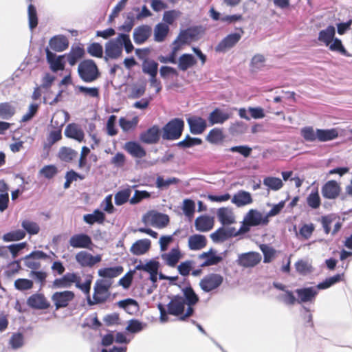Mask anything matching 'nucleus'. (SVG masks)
Returning a JSON list of instances; mask_svg holds the SVG:
<instances>
[{
  "instance_id": "obj_1",
  "label": "nucleus",
  "mask_w": 352,
  "mask_h": 352,
  "mask_svg": "<svg viewBox=\"0 0 352 352\" xmlns=\"http://www.w3.org/2000/svg\"><path fill=\"white\" fill-rule=\"evenodd\" d=\"M78 73L80 79L88 83L96 80L100 75L96 63L91 59L80 62L78 67Z\"/></svg>"
},
{
  "instance_id": "obj_2",
  "label": "nucleus",
  "mask_w": 352,
  "mask_h": 352,
  "mask_svg": "<svg viewBox=\"0 0 352 352\" xmlns=\"http://www.w3.org/2000/svg\"><path fill=\"white\" fill-rule=\"evenodd\" d=\"M184 127V122L182 119H172L162 128V137L165 140H177L181 137Z\"/></svg>"
},
{
  "instance_id": "obj_3",
  "label": "nucleus",
  "mask_w": 352,
  "mask_h": 352,
  "mask_svg": "<svg viewBox=\"0 0 352 352\" xmlns=\"http://www.w3.org/2000/svg\"><path fill=\"white\" fill-rule=\"evenodd\" d=\"M182 292L184 294L183 297L185 299L186 305L188 307L184 314L182 315L179 319L181 320H185L187 318L192 315L194 312L192 306L199 301V297L191 287H184L182 289Z\"/></svg>"
},
{
  "instance_id": "obj_4",
  "label": "nucleus",
  "mask_w": 352,
  "mask_h": 352,
  "mask_svg": "<svg viewBox=\"0 0 352 352\" xmlns=\"http://www.w3.org/2000/svg\"><path fill=\"white\" fill-rule=\"evenodd\" d=\"M111 285V281L110 280H98L96 281L93 295L94 304L103 302L106 300Z\"/></svg>"
},
{
  "instance_id": "obj_5",
  "label": "nucleus",
  "mask_w": 352,
  "mask_h": 352,
  "mask_svg": "<svg viewBox=\"0 0 352 352\" xmlns=\"http://www.w3.org/2000/svg\"><path fill=\"white\" fill-rule=\"evenodd\" d=\"M223 278L218 274H210L204 276L199 283L200 287L206 292L217 289L223 283Z\"/></svg>"
},
{
  "instance_id": "obj_6",
  "label": "nucleus",
  "mask_w": 352,
  "mask_h": 352,
  "mask_svg": "<svg viewBox=\"0 0 352 352\" xmlns=\"http://www.w3.org/2000/svg\"><path fill=\"white\" fill-rule=\"evenodd\" d=\"M104 59H117L122 54V46L119 34L116 38L110 39L105 43Z\"/></svg>"
},
{
  "instance_id": "obj_7",
  "label": "nucleus",
  "mask_w": 352,
  "mask_h": 352,
  "mask_svg": "<svg viewBox=\"0 0 352 352\" xmlns=\"http://www.w3.org/2000/svg\"><path fill=\"white\" fill-rule=\"evenodd\" d=\"M185 305L186 302L183 296H175L167 305L168 314L176 316H180L181 317L184 314Z\"/></svg>"
},
{
  "instance_id": "obj_8",
  "label": "nucleus",
  "mask_w": 352,
  "mask_h": 352,
  "mask_svg": "<svg viewBox=\"0 0 352 352\" xmlns=\"http://www.w3.org/2000/svg\"><path fill=\"white\" fill-rule=\"evenodd\" d=\"M74 296V293L72 291L57 292L52 296V300L56 307V309H59L66 307Z\"/></svg>"
},
{
  "instance_id": "obj_9",
  "label": "nucleus",
  "mask_w": 352,
  "mask_h": 352,
  "mask_svg": "<svg viewBox=\"0 0 352 352\" xmlns=\"http://www.w3.org/2000/svg\"><path fill=\"white\" fill-rule=\"evenodd\" d=\"M198 259L203 261L200 264L202 267L215 265L222 261L223 257L217 254V252L213 249H210L208 252L201 253L198 256Z\"/></svg>"
},
{
  "instance_id": "obj_10",
  "label": "nucleus",
  "mask_w": 352,
  "mask_h": 352,
  "mask_svg": "<svg viewBox=\"0 0 352 352\" xmlns=\"http://www.w3.org/2000/svg\"><path fill=\"white\" fill-rule=\"evenodd\" d=\"M240 33H232L226 36L215 47L217 52H226L233 47L241 38Z\"/></svg>"
},
{
  "instance_id": "obj_11",
  "label": "nucleus",
  "mask_w": 352,
  "mask_h": 352,
  "mask_svg": "<svg viewBox=\"0 0 352 352\" xmlns=\"http://www.w3.org/2000/svg\"><path fill=\"white\" fill-rule=\"evenodd\" d=\"M161 133L160 127L154 125L140 135V140L148 144H156L160 139Z\"/></svg>"
},
{
  "instance_id": "obj_12",
  "label": "nucleus",
  "mask_w": 352,
  "mask_h": 352,
  "mask_svg": "<svg viewBox=\"0 0 352 352\" xmlns=\"http://www.w3.org/2000/svg\"><path fill=\"white\" fill-rule=\"evenodd\" d=\"M152 28L148 25H141L136 27L133 33V38L135 44L144 43L151 36Z\"/></svg>"
},
{
  "instance_id": "obj_13",
  "label": "nucleus",
  "mask_w": 352,
  "mask_h": 352,
  "mask_svg": "<svg viewBox=\"0 0 352 352\" xmlns=\"http://www.w3.org/2000/svg\"><path fill=\"white\" fill-rule=\"evenodd\" d=\"M76 261L82 267H93L102 260L100 255L92 256L86 251H80L76 254Z\"/></svg>"
},
{
  "instance_id": "obj_14",
  "label": "nucleus",
  "mask_w": 352,
  "mask_h": 352,
  "mask_svg": "<svg viewBox=\"0 0 352 352\" xmlns=\"http://www.w3.org/2000/svg\"><path fill=\"white\" fill-rule=\"evenodd\" d=\"M237 236L236 230L233 227H225L224 226L217 229L210 234V238L214 242H223L228 239Z\"/></svg>"
},
{
  "instance_id": "obj_15",
  "label": "nucleus",
  "mask_w": 352,
  "mask_h": 352,
  "mask_svg": "<svg viewBox=\"0 0 352 352\" xmlns=\"http://www.w3.org/2000/svg\"><path fill=\"white\" fill-rule=\"evenodd\" d=\"M27 305L34 309H46L50 304L43 294L36 293L31 295L27 299Z\"/></svg>"
},
{
  "instance_id": "obj_16",
  "label": "nucleus",
  "mask_w": 352,
  "mask_h": 352,
  "mask_svg": "<svg viewBox=\"0 0 352 352\" xmlns=\"http://www.w3.org/2000/svg\"><path fill=\"white\" fill-rule=\"evenodd\" d=\"M245 222H248L252 226H257L259 225H267L269 222L267 217L263 214L255 209H251L244 217Z\"/></svg>"
},
{
  "instance_id": "obj_17",
  "label": "nucleus",
  "mask_w": 352,
  "mask_h": 352,
  "mask_svg": "<svg viewBox=\"0 0 352 352\" xmlns=\"http://www.w3.org/2000/svg\"><path fill=\"white\" fill-rule=\"evenodd\" d=\"M261 260L259 253L250 252L239 256L238 263L244 267H252L256 265Z\"/></svg>"
},
{
  "instance_id": "obj_18",
  "label": "nucleus",
  "mask_w": 352,
  "mask_h": 352,
  "mask_svg": "<svg viewBox=\"0 0 352 352\" xmlns=\"http://www.w3.org/2000/svg\"><path fill=\"white\" fill-rule=\"evenodd\" d=\"M69 243L74 248H89L92 241L86 234H77L70 237Z\"/></svg>"
},
{
  "instance_id": "obj_19",
  "label": "nucleus",
  "mask_w": 352,
  "mask_h": 352,
  "mask_svg": "<svg viewBox=\"0 0 352 352\" xmlns=\"http://www.w3.org/2000/svg\"><path fill=\"white\" fill-rule=\"evenodd\" d=\"M190 133L192 134H201L207 126L206 121L199 116H191L187 119Z\"/></svg>"
},
{
  "instance_id": "obj_20",
  "label": "nucleus",
  "mask_w": 352,
  "mask_h": 352,
  "mask_svg": "<svg viewBox=\"0 0 352 352\" xmlns=\"http://www.w3.org/2000/svg\"><path fill=\"white\" fill-rule=\"evenodd\" d=\"M46 58L48 63L50 65V69L56 72L59 70H63L65 67L63 62L64 55L56 56V54L52 52L48 48L45 50Z\"/></svg>"
},
{
  "instance_id": "obj_21",
  "label": "nucleus",
  "mask_w": 352,
  "mask_h": 352,
  "mask_svg": "<svg viewBox=\"0 0 352 352\" xmlns=\"http://www.w3.org/2000/svg\"><path fill=\"white\" fill-rule=\"evenodd\" d=\"M296 293L298 297V302H312L318 294V291L314 287L297 289Z\"/></svg>"
},
{
  "instance_id": "obj_22",
  "label": "nucleus",
  "mask_w": 352,
  "mask_h": 352,
  "mask_svg": "<svg viewBox=\"0 0 352 352\" xmlns=\"http://www.w3.org/2000/svg\"><path fill=\"white\" fill-rule=\"evenodd\" d=\"M340 187L337 182L331 180L327 182L322 188V195L329 199L336 198L340 193Z\"/></svg>"
},
{
  "instance_id": "obj_23",
  "label": "nucleus",
  "mask_w": 352,
  "mask_h": 352,
  "mask_svg": "<svg viewBox=\"0 0 352 352\" xmlns=\"http://www.w3.org/2000/svg\"><path fill=\"white\" fill-rule=\"evenodd\" d=\"M217 215L220 223L226 226L235 223V217L232 210L228 207L218 209Z\"/></svg>"
},
{
  "instance_id": "obj_24",
  "label": "nucleus",
  "mask_w": 352,
  "mask_h": 352,
  "mask_svg": "<svg viewBox=\"0 0 352 352\" xmlns=\"http://www.w3.org/2000/svg\"><path fill=\"white\" fill-rule=\"evenodd\" d=\"M49 45L52 50L60 52L68 48L69 41L64 35H56L50 38Z\"/></svg>"
},
{
  "instance_id": "obj_25",
  "label": "nucleus",
  "mask_w": 352,
  "mask_h": 352,
  "mask_svg": "<svg viewBox=\"0 0 352 352\" xmlns=\"http://www.w3.org/2000/svg\"><path fill=\"white\" fill-rule=\"evenodd\" d=\"M231 202L237 207H243L252 204L253 199L249 192L241 190L233 195Z\"/></svg>"
},
{
  "instance_id": "obj_26",
  "label": "nucleus",
  "mask_w": 352,
  "mask_h": 352,
  "mask_svg": "<svg viewBox=\"0 0 352 352\" xmlns=\"http://www.w3.org/2000/svg\"><path fill=\"white\" fill-rule=\"evenodd\" d=\"M151 242L148 239L136 241L130 248L132 254L140 256L146 254L151 248Z\"/></svg>"
},
{
  "instance_id": "obj_27",
  "label": "nucleus",
  "mask_w": 352,
  "mask_h": 352,
  "mask_svg": "<svg viewBox=\"0 0 352 352\" xmlns=\"http://www.w3.org/2000/svg\"><path fill=\"white\" fill-rule=\"evenodd\" d=\"M214 226V218L208 215H201L195 221V226L197 231H210Z\"/></svg>"
},
{
  "instance_id": "obj_28",
  "label": "nucleus",
  "mask_w": 352,
  "mask_h": 352,
  "mask_svg": "<svg viewBox=\"0 0 352 352\" xmlns=\"http://www.w3.org/2000/svg\"><path fill=\"white\" fill-rule=\"evenodd\" d=\"M197 34V30L195 28H188L180 32L177 37L173 41V45H181L186 44L193 40Z\"/></svg>"
},
{
  "instance_id": "obj_29",
  "label": "nucleus",
  "mask_w": 352,
  "mask_h": 352,
  "mask_svg": "<svg viewBox=\"0 0 352 352\" xmlns=\"http://www.w3.org/2000/svg\"><path fill=\"white\" fill-rule=\"evenodd\" d=\"M231 117V114L225 112L218 108L215 109L208 116V121L210 125L223 124Z\"/></svg>"
},
{
  "instance_id": "obj_30",
  "label": "nucleus",
  "mask_w": 352,
  "mask_h": 352,
  "mask_svg": "<svg viewBox=\"0 0 352 352\" xmlns=\"http://www.w3.org/2000/svg\"><path fill=\"white\" fill-rule=\"evenodd\" d=\"M170 28L167 24L162 22L156 24L153 29V39L157 43H162L165 41L168 33Z\"/></svg>"
},
{
  "instance_id": "obj_31",
  "label": "nucleus",
  "mask_w": 352,
  "mask_h": 352,
  "mask_svg": "<svg viewBox=\"0 0 352 352\" xmlns=\"http://www.w3.org/2000/svg\"><path fill=\"white\" fill-rule=\"evenodd\" d=\"M76 280V274L74 273H67L60 278H56L53 281L52 287L54 288H68L74 281Z\"/></svg>"
},
{
  "instance_id": "obj_32",
  "label": "nucleus",
  "mask_w": 352,
  "mask_h": 352,
  "mask_svg": "<svg viewBox=\"0 0 352 352\" xmlns=\"http://www.w3.org/2000/svg\"><path fill=\"white\" fill-rule=\"evenodd\" d=\"M65 135L67 138L82 142L84 139V132L76 124H69L65 129Z\"/></svg>"
},
{
  "instance_id": "obj_33",
  "label": "nucleus",
  "mask_w": 352,
  "mask_h": 352,
  "mask_svg": "<svg viewBox=\"0 0 352 352\" xmlns=\"http://www.w3.org/2000/svg\"><path fill=\"white\" fill-rule=\"evenodd\" d=\"M124 149L133 157L142 158L146 155L144 148L136 142H128L124 145Z\"/></svg>"
},
{
  "instance_id": "obj_34",
  "label": "nucleus",
  "mask_w": 352,
  "mask_h": 352,
  "mask_svg": "<svg viewBox=\"0 0 352 352\" xmlns=\"http://www.w3.org/2000/svg\"><path fill=\"white\" fill-rule=\"evenodd\" d=\"M207 240L205 236L201 234H193L188 238V248L191 250H199L205 248Z\"/></svg>"
},
{
  "instance_id": "obj_35",
  "label": "nucleus",
  "mask_w": 352,
  "mask_h": 352,
  "mask_svg": "<svg viewBox=\"0 0 352 352\" xmlns=\"http://www.w3.org/2000/svg\"><path fill=\"white\" fill-rule=\"evenodd\" d=\"M80 277L76 275V280L74 281V283H75V285L77 288L80 289L87 296V302L89 305H94L93 301H91L89 293L91 289V285L92 282V277L91 276H87L86 278V280L84 283H81L80 281Z\"/></svg>"
},
{
  "instance_id": "obj_36",
  "label": "nucleus",
  "mask_w": 352,
  "mask_h": 352,
  "mask_svg": "<svg viewBox=\"0 0 352 352\" xmlns=\"http://www.w3.org/2000/svg\"><path fill=\"white\" fill-rule=\"evenodd\" d=\"M85 50L80 46H72L70 52L64 56L67 57V61L71 66H74L84 56Z\"/></svg>"
},
{
  "instance_id": "obj_37",
  "label": "nucleus",
  "mask_w": 352,
  "mask_h": 352,
  "mask_svg": "<svg viewBox=\"0 0 352 352\" xmlns=\"http://www.w3.org/2000/svg\"><path fill=\"white\" fill-rule=\"evenodd\" d=\"M148 218L151 224L157 228H164L167 226L169 222L168 216L160 212L151 214Z\"/></svg>"
},
{
  "instance_id": "obj_38",
  "label": "nucleus",
  "mask_w": 352,
  "mask_h": 352,
  "mask_svg": "<svg viewBox=\"0 0 352 352\" xmlns=\"http://www.w3.org/2000/svg\"><path fill=\"white\" fill-rule=\"evenodd\" d=\"M318 140L320 142H328L338 137L339 133L337 129H317Z\"/></svg>"
},
{
  "instance_id": "obj_39",
  "label": "nucleus",
  "mask_w": 352,
  "mask_h": 352,
  "mask_svg": "<svg viewBox=\"0 0 352 352\" xmlns=\"http://www.w3.org/2000/svg\"><path fill=\"white\" fill-rule=\"evenodd\" d=\"M336 29L333 26L329 25L326 29L321 30L318 34V40L329 46L334 38Z\"/></svg>"
},
{
  "instance_id": "obj_40",
  "label": "nucleus",
  "mask_w": 352,
  "mask_h": 352,
  "mask_svg": "<svg viewBox=\"0 0 352 352\" xmlns=\"http://www.w3.org/2000/svg\"><path fill=\"white\" fill-rule=\"evenodd\" d=\"M197 63L195 57L190 54H182L178 60V67L182 71H186Z\"/></svg>"
},
{
  "instance_id": "obj_41",
  "label": "nucleus",
  "mask_w": 352,
  "mask_h": 352,
  "mask_svg": "<svg viewBox=\"0 0 352 352\" xmlns=\"http://www.w3.org/2000/svg\"><path fill=\"white\" fill-rule=\"evenodd\" d=\"M105 219V214L101 210L96 209L91 214H87L83 216V220L88 224L92 225L94 223H102Z\"/></svg>"
},
{
  "instance_id": "obj_42",
  "label": "nucleus",
  "mask_w": 352,
  "mask_h": 352,
  "mask_svg": "<svg viewBox=\"0 0 352 352\" xmlns=\"http://www.w3.org/2000/svg\"><path fill=\"white\" fill-rule=\"evenodd\" d=\"M123 272L122 266H115L100 269L98 272V275L103 278H112L118 276Z\"/></svg>"
},
{
  "instance_id": "obj_43",
  "label": "nucleus",
  "mask_w": 352,
  "mask_h": 352,
  "mask_svg": "<svg viewBox=\"0 0 352 352\" xmlns=\"http://www.w3.org/2000/svg\"><path fill=\"white\" fill-rule=\"evenodd\" d=\"M118 306L124 309L129 314L136 313L139 309V305L136 300L132 298H127L118 302Z\"/></svg>"
},
{
  "instance_id": "obj_44",
  "label": "nucleus",
  "mask_w": 352,
  "mask_h": 352,
  "mask_svg": "<svg viewBox=\"0 0 352 352\" xmlns=\"http://www.w3.org/2000/svg\"><path fill=\"white\" fill-rule=\"evenodd\" d=\"M163 258L168 266L174 267L181 258L179 248H173L168 254L163 255Z\"/></svg>"
},
{
  "instance_id": "obj_45",
  "label": "nucleus",
  "mask_w": 352,
  "mask_h": 352,
  "mask_svg": "<svg viewBox=\"0 0 352 352\" xmlns=\"http://www.w3.org/2000/svg\"><path fill=\"white\" fill-rule=\"evenodd\" d=\"M78 155L77 151L68 147H62L58 153L59 158L65 162H72L78 157Z\"/></svg>"
},
{
  "instance_id": "obj_46",
  "label": "nucleus",
  "mask_w": 352,
  "mask_h": 352,
  "mask_svg": "<svg viewBox=\"0 0 352 352\" xmlns=\"http://www.w3.org/2000/svg\"><path fill=\"white\" fill-rule=\"evenodd\" d=\"M160 263L155 260H149L146 263H140L135 266L136 270H142L148 274L158 271Z\"/></svg>"
},
{
  "instance_id": "obj_47",
  "label": "nucleus",
  "mask_w": 352,
  "mask_h": 352,
  "mask_svg": "<svg viewBox=\"0 0 352 352\" xmlns=\"http://www.w3.org/2000/svg\"><path fill=\"white\" fill-rule=\"evenodd\" d=\"M158 71V63L153 60H145L142 63V72L153 77L157 76Z\"/></svg>"
},
{
  "instance_id": "obj_48",
  "label": "nucleus",
  "mask_w": 352,
  "mask_h": 352,
  "mask_svg": "<svg viewBox=\"0 0 352 352\" xmlns=\"http://www.w3.org/2000/svg\"><path fill=\"white\" fill-rule=\"evenodd\" d=\"M139 118L138 116L133 117L131 120H128L124 117L120 118L119 120L120 126L124 132L134 129L137 126Z\"/></svg>"
},
{
  "instance_id": "obj_49",
  "label": "nucleus",
  "mask_w": 352,
  "mask_h": 352,
  "mask_svg": "<svg viewBox=\"0 0 352 352\" xmlns=\"http://www.w3.org/2000/svg\"><path fill=\"white\" fill-rule=\"evenodd\" d=\"M263 184L267 187L268 190L276 191L280 190L283 183L280 178L274 177H267L263 179Z\"/></svg>"
},
{
  "instance_id": "obj_50",
  "label": "nucleus",
  "mask_w": 352,
  "mask_h": 352,
  "mask_svg": "<svg viewBox=\"0 0 352 352\" xmlns=\"http://www.w3.org/2000/svg\"><path fill=\"white\" fill-rule=\"evenodd\" d=\"M15 113V108L8 102L0 104V118L10 119Z\"/></svg>"
},
{
  "instance_id": "obj_51",
  "label": "nucleus",
  "mask_w": 352,
  "mask_h": 352,
  "mask_svg": "<svg viewBox=\"0 0 352 352\" xmlns=\"http://www.w3.org/2000/svg\"><path fill=\"white\" fill-rule=\"evenodd\" d=\"M180 180L176 177H168L164 179L162 176H158L156 179V187L159 189L167 188L170 185L177 184Z\"/></svg>"
},
{
  "instance_id": "obj_52",
  "label": "nucleus",
  "mask_w": 352,
  "mask_h": 352,
  "mask_svg": "<svg viewBox=\"0 0 352 352\" xmlns=\"http://www.w3.org/2000/svg\"><path fill=\"white\" fill-rule=\"evenodd\" d=\"M342 276L343 274H336L333 276L327 278L324 281L318 283L315 288H316L317 291L318 289H326L329 288L332 285L340 282L342 280Z\"/></svg>"
},
{
  "instance_id": "obj_53",
  "label": "nucleus",
  "mask_w": 352,
  "mask_h": 352,
  "mask_svg": "<svg viewBox=\"0 0 352 352\" xmlns=\"http://www.w3.org/2000/svg\"><path fill=\"white\" fill-rule=\"evenodd\" d=\"M146 323L142 322L136 319H131L128 321V325L126 330L132 333L140 332L146 327Z\"/></svg>"
},
{
  "instance_id": "obj_54",
  "label": "nucleus",
  "mask_w": 352,
  "mask_h": 352,
  "mask_svg": "<svg viewBox=\"0 0 352 352\" xmlns=\"http://www.w3.org/2000/svg\"><path fill=\"white\" fill-rule=\"evenodd\" d=\"M301 136L308 142H314L318 140L317 129L315 131L312 126H305L300 129Z\"/></svg>"
},
{
  "instance_id": "obj_55",
  "label": "nucleus",
  "mask_w": 352,
  "mask_h": 352,
  "mask_svg": "<svg viewBox=\"0 0 352 352\" xmlns=\"http://www.w3.org/2000/svg\"><path fill=\"white\" fill-rule=\"evenodd\" d=\"M173 48H172V51L170 53H168V56H159L158 58V60L162 63H173V64H175L177 63L176 61V56H177V52L180 49V46L179 45H173Z\"/></svg>"
},
{
  "instance_id": "obj_56",
  "label": "nucleus",
  "mask_w": 352,
  "mask_h": 352,
  "mask_svg": "<svg viewBox=\"0 0 352 352\" xmlns=\"http://www.w3.org/2000/svg\"><path fill=\"white\" fill-rule=\"evenodd\" d=\"M9 344L12 349L21 348L24 344V336L21 333H14L10 338Z\"/></svg>"
},
{
  "instance_id": "obj_57",
  "label": "nucleus",
  "mask_w": 352,
  "mask_h": 352,
  "mask_svg": "<svg viewBox=\"0 0 352 352\" xmlns=\"http://www.w3.org/2000/svg\"><path fill=\"white\" fill-rule=\"evenodd\" d=\"M25 236V232L21 230H14L5 234L3 236V240L6 242L19 241Z\"/></svg>"
},
{
  "instance_id": "obj_58",
  "label": "nucleus",
  "mask_w": 352,
  "mask_h": 352,
  "mask_svg": "<svg viewBox=\"0 0 352 352\" xmlns=\"http://www.w3.org/2000/svg\"><path fill=\"white\" fill-rule=\"evenodd\" d=\"M21 226L28 234L31 235L38 234L40 230V227L36 222L29 220H23L21 222Z\"/></svg>"
},
{
  "instance_id": "obj_59",
  "label": "nucleus",
  "mask_w": 352,
  "mask_h": 352,
  "mask_svg": "<svg viewBox=\"0 0 352 352\" xmlns=\"http://www.w3.org/2000/svg\"><path fill=\"white\" fill-rule=\"evenodd\" d=\"M131 191L129 188L118 192L115 195V197H114L115 204L117 206H121V205L124 204V203H126L129 200V199L131 196Z\"/></svg>"
},
{
  "instance_id": "obj_60",
  "label": "nucleus",
  "mask_w": 352,
  "mask_h": 352,
  "mask_svg": "<svg viewBox=\"0 0 352 352\" xmlns=\"http://www.w3.org/2000/svg\"><path fill=\"white\" fill-rule=\"evenodd\" d=\"M181 12L179 10H172L164 12L163 14V23L169 25H172L175 21L180 16Z\"/></svg>"
},
{
  "instance_id": "obj_61",
  "label": "nucleus",
  "mask_w": 352,
  "mask_h": 352,
  "mask_svg": "<svg viewBox=\"0 0 352 352\" xmlns=\"http://www.w3.org/2000/svg\"><path fill=\"white\" fill-rule=\"evenodd\" d=\"M28 23L31 30L34 29L38 25V18L36 8L30 4L28 6Z\"/></svg>"
},
{
  "instance_id": "obj_62",
  "label": "nucleus",
  "mask_w": 352,
  "mask_h": 352,
  "mask_svg": "<svg viewBox=\"0 0 352 352\" xmlns=\"http://www.w3.org/2000/svg\"><path fill=\"white\" fill-rule=\"evenodd\" d=\"M33 285L32 280L26 278H18L14 283V287L19 291L30 289L33 287Z\"/></svg>"
},
{
  "instance_id": "obj_63",
  "label": "nucleus",
  "mask_w": 352,
  "mask_h": 352,
  "mask_svg": "<svg viewBox=\"0 0 352 352\" xmlns=\"http://www.w3.org/2000/svg\"><path fill=\"white\" fill-rule=\"evenodd\" d=\"M307 203L313 209H317L320 206V198L318 190L312 191L307 198Z\"/></svg>"
},
{
  "instance_id": "obj_64",
  "label": "nucleus",
  "mask_w": 352,
  "mask_h": 352,
  "mask_svg": "<svg viewBox=\"0 0 352 352\" xmlns=\"http://www.w3.org/2000/svg\"><path fill=\"white\" fill-rule=\"evenodd\" d=\"M278 299L287 305H293L297 301L292 292L287 290L278 295Z\"/></svg>"
}]
</instances>
